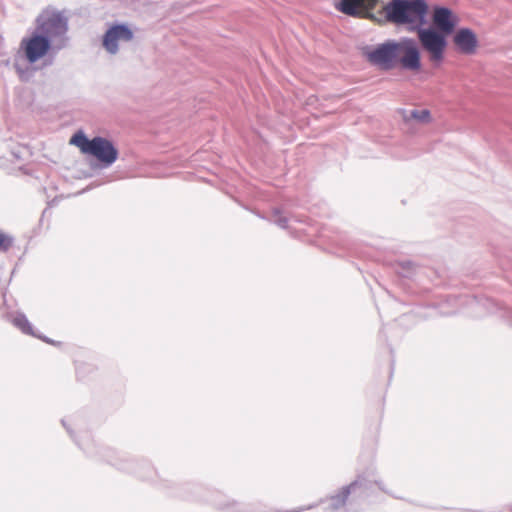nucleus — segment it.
Returning a JSON list of instances; mask_svg holds the SVG:
<instances>
[{"label": "nucleus", "mask_w": 512, "mask_h": 512, "mask_svg": "<svg viewBox=\"0 0 512 512\" xmlns=\"http://www.w3.org/2000/svg\"><path fill=\"white\" fill-rule=\"evenodd\" d=\"M53 51L51 43L41 34L35 31L29 37L21 40L18 53L14 59L13 67L22 81L29 80L34 70L30 64H34Z\"/></svg>", "instance_id": "f257e3e1"}, {"label": "nucleus", "mask_w": 512, "mask_h": 512, "mask_svg": "<svg viewBox=\"0 0 512 512\" xmlns=\"http://www.w3.org/2000/svg\"><path fill=\"white\" fill-rule=\"evenodd\" d=\"M389 22L411 25V30H418L426 23L428 6L424 0H392L385 7Z\"/></svg>", "instance_id": "f03ea898"}, {"label": "nucleus", "mask_w": 512, "mask_h": 512, "mask_svg": "<svg viewBox=\"0 0 512 512\" xmlns=\"http://www.w3.org/2000/svg\"><path fill=\"white\" fill-rule=\"evenodd\" d=\"M34 31L45 37L56 53L67 44L68 19L61 12L45 11L36 18Z\"/></svg>", "instance_id": "7ed1b4c3"}, {"label": "nucleus", "mask_w": 512, "mask_h": 512, "mask_svg": "<svg viewBox=\"0 0 512 512\" xmlns=\"http://www.w3.org/2000/svg\"><path fill=\"white\" fill-rule=\"evenodd\" d=\"M70 144L77 146L83 154L95 157L104 167L111 166L118 158V150L110 140L103 137L88 139L79 131L71 137Z\"/></svg>", "instance_id": "20e7f679"}, {"label": "nucleus", "mask_w": 512, "mask_h": 512, "mask_svg": "<svg viewBox=\"0 0 512 512\" xmlns=\"http://www.w3.org/2000/svg\"><path fill=\"white\" fill-rule=\"evenodd\" d=\"M417 35L422 48L429 54L431 62L439 63L444 58L447 46L446 36L434 28H418Z\"/></svg>", "instance_id": "39448f33"}, {"label": "nucleus", "mask_w": 512, "mask_h": 512, "mask_svg": "<svg viewBox=\"0 0 512 512\" xmlns=\"http://www.w3.org/2000/svg\"><path fill=\"white\" fill-rule=\"evenodd\" d=\"M396 40H387L372 47H367L364 54L368 62L381 70L396 68Z\"/></svg>", "instance_id": "423d86ee"}, {"label": "nucleus", "mask_w": 512, "mask_h": 512, "mask_svg": "<svg viewBox=\"0 0 512 512\" xmlns=\"http://www.w3.org/2000/svg\"><path fill=\"white\" fill-rule=\"evenodd\" d=\"M396 67L403 70L418 71L421 68V57L417 42L408 37L396 40Z\"/></svg>", "instance_id": "0eeeda50"}, {"label": "nucleus", "mask_w": 512, "mask_h": 512, "mask_svg": "<svg viewBox=\"0 0 512 512\" xmlns=\"http://www.w3.org/2000/svg\"><path fill=\"white\" fill-rule=\"evenodd\" d=\"M371 483L364 477H358L354 482H352L346 488H343L342 492L339 495L332 496L329 499V503L327 509L329 510H337L339 509L347 500L349 495H354L357 497H362L367 495V490L370 489Z\"/></svg>", "instance_id": "6e6552de"}, {"label": "nucleus", "mask_w": 512, "mask_h": 512, "mask_svg": "<svg viewBox=\"0 0 512 512\" xmlns=\"http://www.w3.org/2000/svg\"><path fill=\"white\" fill-rule=\"evenodd\" d=\"M132 38L133 33L126 25H114L105 32L102 45L108 53L114 55L119 51L121 42H129Z\"/></svg>", "instance_id": "1a4fd4ad"}, {"label": "nucleus", "mask_w": 512, "mask_h": 512, "mask_svg": "<svg viewBox=\"0 0 512 512\" xmlns=\"http://www.w3.org/2000/svg\"><path fill=\"white\" fill-rule=\"evenodd\" d=\"M379 0H340L336 4V9L340 12L352 16L359 17L369 10H372Z\"/></svg>", "instance_id": "9d476101"}, {"label": "nucleus", "mask_w": 512, "mask_h": 512, "mask_svg": "<svg viewBox=\"0 0 512 512\" xmlns=\"http://www.w3.org/2000/svg\"><path fill=\"white\" fill-rule=\"evenodd\" d=\"M432 21L435 26L434 29L447 35H450L456 26V18L452 11L446 7H434Z\"/></svg>", "instance_id": "9b49d317"}, {"label": "nucleus", "mask_w": 512, "mask_h": 512, "mask_svg": "<svg viewBox=\"0 0 512 512\" xmlns=\"http://www.w3.org/2000/svg\"><path fill=\"white\" fill-rule=\"evenodd\" d=\"M453 42L462 54L471 55L476 51L478 40L469 28H460L453 37Z\"/></svg>", "instance_id": "f8f14e48"}, {"label": "nucleus", "mask_w": 512, "mask_h": 512, "mask_svg": "<svg viewBox=\"0 0 512 512\" xmlns=\"http://www.w3.org/2000/svg\"><path fill=\"white\" fill-rule=\"evenodd\" d=\"M13 324L19 328L23 333L33 335L35 336V333L33 332L32 325L26 318L24 314H17L13 318ZM36 337L43 339L47 343H52V341L46 337H41L36 335Z\"/></svg>", "instance_id": "ddd939ff"}, {"label": "nucleus", "mask_w": 512, "mask_h": 512, "mask_svg": "<svg viewBox=\"0 0 512 512\" xmlns=\"http://www.w3.org/2000/svg\"><path fill=\"white\" fill-rule=\"evenodd\" d=\"M406 120H416L420 123H429L431 121V114L429 110L423 109V110H411L409 114L405 115Z\"/></svg>", "instance_id": "4468645a"}, {"label": "nucleus", "mask_w": 512, "mask_h": 512, "mask_svg": "<svg viewBox=\"0 0 512 512\" xmlns=\"http://www.w3.org/2000/svg\"><path fill=\"white\" fill-rule=\"evenodd\" d=\"M12 243V239L0 232V250L6 251Z\"/></svg>", "instance_id": "2eb2a0df"}, {"label": "nucleus", "mask_w": 512, "mask_h": 512, "mask_svg": "<svg viewBox=\"0 0 512 512\" xmlns=\"http://www.w3.org/2000/svg\"><path fill=\"white\" fill-rule=\"evenodd\" d=\"M287 222H288V220H287L286 217L280 216V215H276L275 216L274 223L276 225H278L279 227L286 228L287 227Z\"/></svg>", "instance_id": "dca6fc26"}, {"label": "nucleus", "mask_w": 512, "mask_h": 512, "mask_svg": "<svg viewBox=\"0 0 512 512\" xmlns=\"http://www.w3.org/2000/svg\"><path fill=\"white\" fill-rule=\"evenodd\" d=\"M412 265H413V264H412L411 262H407V263H405V266H407L408 268L412 267Z\"/></svg>", "instance_id": "f3484780"}, {"label": "nucleus", "mask_w": 512, "mask_h": 512, "mask_svg": "<svg viewBox=\"0 0 512 512\" xmlns=\"http://www.w3.org/2000/svg\"><path fill=\"white\" fill-rule=\"evenodd\" d=\"M303 509H299V510H294L292 512H299V511H302Z\"/></svg>", "instance_id": "a211bd4d"}, {"label": "nucleus", "mask_w": 512, "mask_h": 512, "mask_svg": "<svg viewBox=\"0 0 512 512\" xmlns=\"http://www.w3.org/2000/svg\"><path fill=\"white\" fill-rule=\"evenodd\" d=\"M509 313H511V314H512V311H509Z\"/></svg>", "instance_id": "6ab92c4d"}]
</instances>
